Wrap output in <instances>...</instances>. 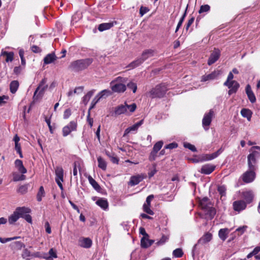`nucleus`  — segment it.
<instances>
[{
    "label": "nucleus",
    "mask_w": 260,
    "mask_h": 260,
    "mask_svg": "<svg viewBox=\"0 0 260 260\" xmlns=\"http://www.w3.org/2000/svg\"><path fill=\"white\" fill-rule=\"evenodd\" d=\"M248 166V170L244 173L241 176L243 181L246 183H249L253 182L256 177L255 171L256 170V166L255 165H252L251 168L250 167V166Z\"/></svg>",
    "instance_id": "obj_3"
},
{
    "label": "nucleus",
    "mask_w": 260,
    "mask_h": 260,
    "mask_svg": "<svg viewBox=\"0 0 260 260\" xmlns=\"http://www.w3.org/2000/svg\"><path fill=\"white\" fill-rule=\"evenodd\" d=\"M215 167L212 165L206 164L202 166L200 172L204 174H210L214 171Z\"/></svg>",
    "instance_id": "obj_18"
},
{
    "label": "nucleus",
    "mask_w": 260,
    "mask_h": 260,
    "mask_svg": "<svg viewBox=\"0 0 260 260\" xmlns=\"http://www.w3.org/2000/svg\"><path fill=\"white\" fill-rule=\"evenodd\" d=\"M112 92L109 89H104L100 91L96 95L101 100V99H106L109 96L112 95Z\"/></svg>",
    "instance_id": "obj_29"
},
{
    "label": "nucleus",
    "mask_w": 260,
    "mask_h": 260,
    "mask_svg": "<svg viewBox=\"0 0 260 260\" xmlns=\"http://www.w3.org/2000/svg\"><path fill=\"white\" fill-rule=\"evenodd\" d=\"M1 56L5 58L6 62H11L14 58V53L13 52L2 51L1 52Z\"/></svg>",
    "instance_id": "obj_27"
},
{
    "label": "nucleus",
    "mask_w": 260,
    "mask_h": 260,
    "mask_svg": "<svg viewBox=\"0 0 260 260\" xmlns=\"http://www.w3.org/2000/svg\"><path fill=\"white\" fill-rule=\"evenodd\" d=\"M126 79L121 77H118L110 83L112 92L117 93L124 92L126 89L125 83Z\"/></svg>",
    "instance_id": "obj_1"
},
{
    "label": "nucleus",
    "mask_w": 260,
    "mask_h": 260,
    "mask_svg": "<svg viewBox=\"0 0 260 260\" xmlns=\"http://www.w3.org/2000/svg\"><path fill=\"white\" fill-rule=\"evenodd\" d=\"M92 243V242L91 240L89 238H84L80 239L79 240L80 246L85 248L90 247Z\"/></svg>",
    "instance_id": "obj_23"
},
{
    "label": "nucleus",
    "mask_w": 260,
    "mask_h": 260,
    "mask_svg": "<svg viewBox=\"0 0 260 260\" xmlns=\"http://www.w3.org/2000/svg\"><path fill=\"white\" fill-rule=\"evenodd\" d=\"M142 63L143 60L140 59V58H139L135 60V61L132 62L130 64H129L127 67L129 68V69H134L139 66Z\"/></svg>",
    "instance_id": "obj_42"
},
{
    "label": "nucleus",
    "mask_w": 260,
    "mask_h": 260,
    "mask_svg": "<svg viewBox=\"0 0 260 260\" xmlns=\"http://www.w3.org/2000/svg\"><path fill=\"white\" fill-rule=\"evenodd\" d=\"M157 153V152L156 151H155L154 150H152L149 156V160L150 161L154 160L156 159Z\"/></svg>",
    "instance_id": "obj_61"
},
{
    "label": "nucleus",
    "mask_w": 260,
    "mask_h": 260,
    "mask_svg": "<svg viewBox=\"0 0 260 260\" xmlns=\"http://www.w3.org/2000/svg\"><path fill=\"white\" fill-rule=\"evenodd\" d=\"M220 56V50L217 48H214L209 57L208 60V64L209 66H211V64L214 63L219 59Z\"/></svg>",
    "instance_id": "obj_12"
},
{
    "label": "nucleus",
    "mask_w": 260,
    "mask_h": 260,
    "mask_svg": "<svg viewBox=\"0 0 260 260\" xmlns=\"http://www.w3.org/2000/svg\"><path fill=\"white\" fill-rule=\"evenodd\" d=\"M96 204L104 210L108 208V203L107 200L100 199L96 202Z\"/></svg>",
    "instance_id": "obj_33"
},
{
    "label": "nucleus",
    "mask_w": 260,
    "mask_h": 260,
    "mask_svg": "<svg viewBox=\"0 0 260 260\" xmlns=\"http://www.w3.org/2000/svg\"><path fill=\"white\" fill-rule=\"evenodd\" d=\"M169 239V236L167 235H162L161 239L157 242V245H162L164 244Z\"/></svg>",
    "instance_id": "obj_47"
},
{
    "label": "nucleus",
    "mask_w": 260,
    "mask_h": 260,
    "mask_svg": "<svg viewBox=\"0 0 260 260\" xmlns=\"http://www.w3.org/2000/svg\"><path fill=\"white\" fill-rule=\"evenodd\" d=\"M55 181L61 190H63V185L61 183L63 179V170L61 167H57L55 170Z\"/></svg>",
    "instance_id": "obj_9"
},
{
    "label": "nucleus",
    "mask_w": 260,
    "mask_h": 260,
    "mask_svg": "<svg viewBox=\"0 0 260 260\" xmlns=\"http://www.w3.org/2000/svg\"><path fill=\"white\" fill-rule=\"evenodd\" d=\"M154 54V51L151 49H148L144 51L140 59L143 60V62L149 57L152 56Z\"/></svg>",
    "instance_id": "obj_30"
},
{
    "label": "nucleus",
    "mask_w": 260,
    "mask_h": 260,
    "mask_svg": "<svg viewBox=\"0 0 260 260\" xmlns=\"http://www.w3.org/2000/svg\"><path fill=\"white\" fill-rule=\"evenodd\" d=\"M88 180L90 183V184L92 185V186L96 190H99L100 189V186L99 184L96 182V181L93 179L92 177L89 176L88 177Z\"/></svg>",
    "instance_id": "obj_43"
},
{
    "label": "nucleus",
    "mask_w": 260,
    "mask_h": 260,
    "mask_svg": "<svg viewBox=\"0 0 260 260\" xmlns=\"http://www.w3.org/2000/svg\"><path fill=\"white\" fill-rule=\"evenodd\" d=\"M154 243V240H150L148 237H143L141 240V247L147 248L150 246Z\"/></svg>",
    "instance_id": "obj_24"
},
{
    "label": "nucleus",
    "mask_w": 260,
    "mask_h": 260,
    "mask_svg": "<svg viewBox=\"0 0 260 260\" xmlns=\"http://www.w3.org/2000/svg\"><path fill=\"white\" fill-rule=\"evenodd\" d=\"M149 9L147 7L142 6L140 9V14L141 16H143L145 14L148 12Z\"/></svg>",
    "instance_id": "obj_63"
},
{
    "label": "nucleus",
    "mask_w": 260,
    "mask_h": 260,
    "mask_svg": "<svg viewBox=\"0 0 260 260\" xmlns=\"http://www.w3.org/2000/svg\"><path fill=\"white\" fill-rule=\"evenodd\" d=\"M15 166L19 173L24 174L27 172L26 169L24 167L22 161L20 159H16L15 161Z\"/></svg>",
    "instance_id": "obj_20"
},
{
    "label": "nucleus",
    "mask_w": 260,
    "mask_h": 260,
    "mask_svg": "<svg viewBox=\"0 0 260 260\" xmlns=\"http://www.w3.org/2000/svg\"><path fill=\"white\" fill-rule=\"evenodd\" d=\"M222 151L223 149L221 148L213 153L203 155L199 158H193L192 159V161L193 162L197 163L203 161L211 160L216 158L222 152Z\"/></svg>",
    "instance_id": "obj_6"
},
{
    "label": "nucleus",
    "mask_w": 260,
    "mask_h": 260,
    "mask_svg": "<svg viewBox=\"0 0 260 260\" xmlns=\"http://www.w3.org/2000/svg\"><path fill=\"white\" fill-rule=\"evenodd\" d=\"M144 179V176L142 175H137L133 176L131 177L128 184L131 186H135L138 184Z\"/></svg>",
    "instance_id": "obj_15"
},
{
    "label": "nucleus",
    "mask_w": 260,
    "mask_h": 260,
    "mask_svg": "<svg viewBox=\"0 0 260 260\" xmlns=\"http://www.w3.org/2000/svg\"><path fill=\"white\" fill-rule=\"evenodd\" d=\"M206 214L209 216L210 219H212L216 214L215 209L209 206L207 209H204Z\"/></svg>",
    "instance_id": "obj_35"
},
{
    "label": "nucleus",
    "mask_w": 260,
    "mask_h": 260,
    "mask_svg": "<svg viewBox=\"0 0 260 260\" xmlns=\"http://www.w3.org/2000/svg\"><path fill=\"white\" fill-rule=\"evenodd\" d=\"M242 196L247 203H251L254 197L253 191L250 190L243 191L242 192Z\"/></svg>",
    "instance_id": "obj_22"
},
{
    "label": "nucleus",
    "mask_w": 260,
    "mask_h": 260,
    "mask_svg": "<svg viewBox=\"0 0 260 260\" xmlns=\"http://www.w3.org/2000/svg\"><path fill=\"white\" fill-rule=\"evenodd\" d=\"M9 99V96L7 95L0 96V106L7 103Z\"/></svg>",
    "instance_id": "obj_62"
},
{
    "label": "nucleus",
    "mask_w": 260,
    "mask_h": 260,
    "mask_svg": "<svg viewBox=\"0 0 260 260\" xmlns=\"http://www.w3.org/2000/svg\"><path fill=\"white\" fill-rule=\"evenodd\" d=\"M56 59L54 53H50L47 54L44 58V63L45 64L53 62Z\"/></svg>",
    "instance_id": "obj_28"
},
{
    "label": "nucleus",
    "mask_w": 260,
    "mask_h": 260,
    "mask_svg": "<svg viewBox=\"0 0 260 260\" xmlns=\"http://www.w3.org/2000/svg\"><path fill=\"white\" fill-rule=\"evenodd\" d=\"M200 206L203 209H207L210 206L209 205V200L207 198H204L200 201Z\"/></svg>",
    "instance_id": "obj_40"
},
{
    "label": "nucleus",
    "mask_w": 260,
    "mask_h": 260,
    "mask_svg": "<svg viewBox=\"0 0 260 260\" xmlns=\"http://www.w3.org/2000/svg\"><path fill=\"white\" fill-rule=\"evenodd\" d=\"M74 168H73V175L74 176H77L78 174L77 168H80V164L78 161H75L74 163Z\"/></svg>",
    "instance_id": "obj_56"
},
{
    "label": "nucleus",
    "mask_w": 260,
    "mask_h": 260,
    "mask_svg": "<svg viewBox=\"0 0 260 260\" xmlns=\"http://www.w3.org/2000/svg\"><path fill=\"white\" fill-rule=\"evenodd\" d=\"M31 255H32V253L27 249H24L23 250V252L22 253V256L23 258H26V257H29V256L32 257Z\"/></svg>",
    "instance_id": "obj_58"
},
{
    "label": "nucleus",
    "mask_w": 260,
    "mask_h": 260,
    "mask_svg": "<svg viewBox=\"0 0 260 260\" xmlns=\"http://www.w3.org/2000/svg\"><path fill=\"white\" fill-rule=\"evenodd\" d=\"M126 110L127 111L129 110V111L130 112H134L137 108L136 104L135 103H134L132 105H128L126 104Z\"/></svg>",
    "instance_id": "obj_57"
},
{
    "label": "nucleus",
    "mask_w": 260,
    "mask_h": 260,
    "mask_svg": "<svg viewBox=\"0 0 260 260\" xmlns=\"http://www.w3.org/2000/svg\"><path fill=\"white\" fill-rule=\"evenodd\" d=\"M167 91V87L165 84H161L155 86L150 92L152 98H162Z\"/></svg>",
    "instance_id": "obj_5"
},
{
    "label": "nucleus",
    "mask_w": 260,
    "mask_h": 260,
    "mask_svg": "<svg viewBox=\"0 0 260 260\" xmlns=\"http://www.w3.org/2000/svg\"><path fill=\"white\" fill-rule=\"evenodd\" d=\"M234 78V75H233V74L232 72H230L229 75H228V78H227V80L224 83V86H229L230 87V84H229V83H230V82L231 81H233V79Z\"/></svg>",
    "instance_id": "obj_53"
},
{
    "label": "nucleus",
    "mask_w": 260,
    "mask_h": 260,
    "mask_svg": "<svg viewBox=\"0 0 260 260\" xmlns=\"http://www.w3.org/2000/svg\"><path fill=\"white\" fill-rule=\"evenodd\" d=\"M143 123V120H141L138 122L135 123L133 125L129 126L124 131L123 137H125L127 134L132 132L137 131L138 128Z\"/></svg>",
    "instance_id": "obj_14"
},
{
    "label": "nucleus",
    "mask_w": 260,
    "mask_h": 260,
    "mask_svg": "<svg viewBox=\"0 0 260 260\" xmlns=\"http://www.w3.org/2000/svg\"><path fill=\"white\" fill-rule=\"evenodd\" d=\"M32 257H38L40 258H44L45 259V258H47V257H45V253H41L40 252H36L33 253H32Z\"/></svg>",
    "instance_id": "obj_54"
},
{
    "label": "nucleus",
    "mask_w": 260,
    "mask_h": 260,
    "mask_svg": "<svg viewBox=\"0 0 260 260\" xmlns=\"http://www.w3.org/2000/svg\"><path fill=\"white\" fill-rule=\"evenodd\" d=\"M245 91L250 102L251 103H255L256 102V98L249 84L246 85Z\"/></svg>",
    "instance_id": "obj_16"
},
{
    "label": "nucleus",
    "mask_w": 260,
    "mask_h": 260,
    "mask_svg": "<svg viewBox=\"0 0 260 260\" xmlns=\"http://www.w3.org/2000/svg\"><path fill=\"white\" fill-rule=\"evenodd\" d=\"M173 254L175 257H181L183 254V252L181 248H177L173 252Z\"/></svg>",
    "instance_id": "obj_46"
},
{
    "label": "nucleus",
    "mask_w": 260,
    "mask_h": 260,
    "mask_svg": "<svg viewBox=\"0 0 260 260\" xmlns=\"http://www.w3.org/2000/svg\"><path fill=\"white\" fill-rule=\"evenodd\" d=\"M84 89L83 86H79L76 87L74 90V93L75 94H80L82 92Z\"/></svg>",
    "instance_id": "obj_64"
},
{
    "label": "nucleus",
    "mask_w": 260,
    "mask_h": 260,
    "mask_svg": "<svg viewBox=\"0 0 260 260\" xmlns=\"http://www.w3.org/2000/svg\"><path fill=\"white\" fill-rule=\"evenodd\" d=\"M212 235L211 234L207 233L204 234L199 240L198 243L195 244L192 250V256H194L195 253L196 249L199 244H205L209 241H210L212 239Z\"/></svg>",
    "instance_id": "obj_10"
},
{
    "label": "nucleus",
    "mask_w": 260,
    "mask_h": 260,
    "mask_svg": "<svg viewBox=\"0 0 260 260\" xmlns=\"http://www.w3.org/2000/svg\"><path fill=\"white\" fill-rule=\"evenodd\" d=\"M163 145V142L161 141L157 142L155 143L153 147V150L158 152L160 150Z\"/></svg>",
    "instance_id": "obj_50"
},
{
    "label": "nucleus",
    "mask_w": 260,
    "mask_h": 260,
    "mask_svg": "<svg viewBox=\"0 0 260 260\" xmlns=\"http://www.w3.org/2000/svg\"><path fill=\"white\" fill-rule=\"evenodd\" d=\"M150 205H147L146 204H144L143 205V210L144 212H145L146 213H147V214H149V215H153L154 214V212L152 210H151L150 208Z\"/></svg>",
    "instance_id": "obj_49"
},
{
    "label": "nucleus",
    "mask_w": 260,
    "mask_h": 260,
    "mask_svg": "<svg viewBox=\"0 0 260 260\" xmlns=\"http://www.w3.org/2000/svg\"><path fill=\"white\" fill-rule=\"evenodd\" d=\"M127 86L129 89L133 90L134 93H135L137 89V84L134 82H130L127 84Z\"/></svg>",
    "instance_id": "obj_48"
},
{
    "label": "nucleus",
    "mask_w": 260,
    "mask_h": 260,
    "mask_svg": "<svg viewBox=\"0 0 260 260\" xmlns=\"http://www.w3.org/2000/svg\"><path fill=\"white\" fill-rule=\"evenodd\" d=\"M98 167L103 170H105L107 168V164L105 160L101 157L98 158Z\"/></svg>",
    "instance_id": "obj_44"
},
{
    "label": "nucleus",
    "mask_w": 260,
    "mask_h": 260,
    "mask_svg": "<svg viewBox=\"0 0 260 260\" xmlns=\"http://www.w3.org/2000/svg\"><path fill=\"white\" fill-rule=\"evenodd\" d=\"M218 191L220 194L221 199L223 200L225 199L226 196V187L224 185H221L218 187Z\"/></svg>",
    "instance_id": "obj_39"
},
{
    "label": "nucleus",
    "mask_w": 260,
    "mask_h": 260,
    "mask_svg": "<svg viewBox=\"0 0 260 260\" xmlns=\"http://www.w3.org/2000/svg\"><path fill=\"white\" fill-rule=\"evenodd\" d=\"M20 238V237H14L12 238H4L0 237V242L2 243H6L8 242H10L11 241L16 240L17 239Z\"/></svg>",
    "instance_id": "obj_51"
},
{
    "label": "nucleus",
    "mask_w": 260,
    "mask_h": 260,
    "mask_svg": "<svg viewBox=\"0 0 260 260\" xmlns=\"http://www.w3.org/2000/svg\"><path fill=\"white\" fill-rule=\"evenodd\" d=\"M230 232L228 228L221 229L218 232V236L219 238L223 241H225Z\"/></svg>",
    "instance_id": "obj_25"
},
{
    "label": "nucleus",
    "mask_w": 260,
    "mask_h": 260,
    "mask_svg": "<svg viewBox=\"0 0 260 260\" xmlns=\"http://www.w3.org/2000/svg\"><path fill=\"white\" fill-rule=\"evenodd\" d=\"M27 188L28 187L27 185H22L19 187L18 192L22 194H24L27 192Z\"/></svg>",
    "instance_id": "obj_59"
},
{
    "label": "nucleus",
    "mask_w": 260,
    "mask_h": 260,
    "mask_svg": "<svg viewBox=\"0 0 260 260\" xmlns=\"http://www.w3.org/2000/svg\"><path fill=\"white\" fill-rule=\"evenodd\" d=\"M213 115L214 111L212 110H210L208 113L205 114L202 120V124L205 130L207 131L209 129Z\"/></svg>",
    "instance_id": "obj_11"
},
{
    "label": "nucleus",
    "mask_w": 260,
    "mask_h": 260,
    "mask_svg": "<svg viewBox=\"0 0 260 260\" xmlns=\"http://www.w3.org/2000/svg\"><path fill=\"white\" fill-rule=\"evenodd\" d=\"M20 218L19 215L16 211L9 217V222L10 224H13L15 222Z\"/></svg>",
    "instance_id": "obj_38"
},
{
    "label": "nucleus",
    "mask_w": 260,
    "mask_h": 260,
    "mask_svg": "<svg viewBox=\"0 0 260 260\" xmlns=\"http://www.w3.org/2000/svg\"><path fill=\"white\" fill-rule=\"evenodd\" d=\"M113 26V22L103 23L99 25L98 29L100 31H103L111 28Z\"/></svg>",
    "instance_id": "obj_32"
},
{
    "label": "nucleus",
    "mask_w": 260,
    "mask_h": 260,
    "mask_svg": "<svg viewBox=\"0 0 260 260\" xmlns=\"http://www.w3.org/2000/svg\"><path fill=\"white\" fill-rule=\"evenodd\" d=\"M77 128V122L76 121H70L67 125L64 126L62 129V136L67 137L71 132L76 131Z\"/></svg>",
    "instance_id": "obj_8"
},
{
    "label": "nucleus",
    "mask_w": 260,
    "mask_h": 260,
    "mask_svg": "<svg viewBox=\"0 0 260 260\" xmlns=\"http://www.w3.org/2000/svg\"><path fill=\"white\" fill-rule=\"evenodd\" d=\"M45 192L44 187L41 186L39 188V191L37 195V199L38 202H41L42 200V198L45 196Z\"/></svg>",
    "instance_id": "obj_41"
},
{
    "label": "nucleus",
    "mask_w": 260,
    "mask_h": 260,
    "mask_svg": "<svg viewBox=\"0 0 260 260\" xmlns=\"http://www.w3.org/2000/svg\"><path fill=\"white\" fill-rule=\"evenodd\" d=\"M210 10V7L208 5H202L200 7V9L199 11V13L200 14H202L203 13L208 12Z\"/></svg>",
    "instance_id": "obj_45"
},
{
    "label": "nucleus",
    "mask_w": 260,
    "mask_h": 260,
    "mask_svg": "<svg viewBox=\"0 0 260 260\" xmlns=\"http://www.w3.org/2000/svg\"><path fill=\"white\" fill-rule=\"evenodd\" d=\"M15 149L17 152L19 154L20 158L23 157L22 153L21 151V145L20 143H17L15 144Z\"/></svg>",
    "instance_id": "obj_55"
},
{
    "label": "nucleus",
    "mask_w": 260,
    "mask_h": 260,
    "mask_svg": "<svg viewBox=\"0 0 260 260\" xmlns=\"http://www.w3.org/2000/svg\"><path fill=\"white\" fill-rule=\"evenodd\" d=\"M95 90H90L89 91V92H88L87 93V94L86 95H85L83 98H82V102L84 104H87V103L89 102L90 99L91 98V97L92 96V95L93 94Z\"/></svg>",
    "instance_id": "obj_37"
},
{
    "label": "nucleus",
    "mask_w": 260,
    "mask_h": 260,
    "mask_svg": "<svg viewBox=\"0 0 260 260\" xmlns=\"http://www.w3.org/2000/svg\"><path fill=\"white\" fill-rule=\"evenodd\" d=\"M219 71H215L208 75L203 76L201 81L205 82L209 80H214L216 79L219 75Z\"/></svg>",
    "instance_id": "obj_19"
},
{
    "label": "nucleus",
    "mask_w": 260,
    "mask_h": 260,
    "mask_svg": "<svg viewBox=\"0 0 260 260\" xmlns=\"http://www.w3.org/2000/svg\"><path fill=\"white\" fill-rule=\"evenodd\" d=\"M233 209L235 211L240 212L246 207V203L243 200L235 201L233 204Z\"/></svg>",
    "instance_id": "obj_13"
},
{
    "label": "nucleus",
    "mask_w": 260,
    "mask_h": 260,
    "mask_svg": "<svg viewBox=\"0 0 260 260\" xmlns=\"http://www.w3.org/2000/svg\"><path fill=\"white\" fill-rule=\"evenodd\" d=\"M258 149L260 150V147L259 146L253 147L251 149V152L248 156V166H250L251 168L252 165H255L256 164V158L258 157L260 153L259 152L255 150V149Z\"/></svg>",
    "instance_id": "obj_7"
},
{
    "label": "nucleus",
    "mask_w": 260,
    "mask_h": 260,
    "mask_svg": "<svg viewBox=\"0 0 260 260\" xmlns=\"http://www.w3.org/2000/svg\"><path fill=\"white\" fill-rule=\"evenodd\" d=\"M19 83L17 81L14 80L11 82L10 85V91L12 93H15L18 89Z\"/></svg>",
    "instance_id": "obj_36"
},
{
    "label": "nucleus",
    "mask_w": 260,
    "mask_h": 260,
    "mask_svg": "<svg viewBox=\"0 0 260 260\" xmlns=\"http://www.w3.org/2000/svg\"><path fill=\"white\" fill-rule=\"evenodd\" d=\"M229 84L230 87L227 86L230 89L228 91L229 94L231 95L236 93L240 86V85L238 82L236 81H231L230 83H229Z\"/></svg>",
    "instance_id": "obj_17"
},
{
    "label": "nucleus",
    "mask_w": 260,
    "mask_h": 260,
    "mask_svg": "<svg viewBox=\"0 0 260 260\" xmlns=\"http://www.w3.org/2000/svg\"><path fill=\"white\" fill-rule=\"evenodd\" d=\"M247 228L248 227L246 225H243V226L239 227L238 228H237L236 229V232H239L240 235H241L246 231Z\"/></svg>",
    "instance_id": "obj_60"
},
{
    "label": "nucleus",
    "mask_w": 260,
    "mask_h": 260,
    "mask_svg": "<svg viewBox=\"0 0 260 260\" xmlns=\"http://www.w3.org/2000/svg\"><path fill=\"white\" fill-rule=\"evenodd\" d=\"M183 146L185 148L189 149L192 152L197 151V149H196V147L194 145H193L189 143L184 142L183 143Z\"/></svg>",
    "instance_id": "obj_52"
},
{
    "label": "nucleus",
    "mask_w": 260,
    "mask_h": 260,
    "mask_svg": "<svg viewBox=\"0 0 260 260\" xmlns=\"http://www.w3.org/2000/svg\"><path fill=\"white\" fill-rule=\"evenodd\" d=\"M45 259L47 260H52L53 258H56L57 254L56 252L53 248H51L49 250L48 253H45Z\"/></svg>",
    "instance_id": "obj_34"
},
{
    "label": "nucleus",
    "mask_w": 260,
    "mask_h": 260,
    "mask_svg": "<svg viewBox=\"0 0 260 260\" xmlns=\"http://www.w3.org/2000/svg\"><path fill=\"white\" fill-rule=\"evenodd\" d=\"M92 59L85 58L72 61L69 66V69L75 72L85 70L92 62Z\"/></svg>",
    "instance_id": "obj_2"
},
{
    "label": "nucleus",
    "mask_w": 260,
    "mask_h": 260,
    "mask_svg": "<svg viewBox=\"0 0 260 260\" xmlns=\"http://www.w3.org/2000/svg\"><path fill=\"white\" fill-rule=\"evenodd\" d=\"M241 114L243 117L246 118L247 120L250 121L252 117V112L249 109L244 108L241 110Z\"/></svg>",
    "instance_id": "obj_31"
},
{
    "label": "nucleus",
    "mask_w": 260,
    "mask_h": 260,
    "mask_svg": "<svg viewBox=\"0 0 260 260\" xmlns=\"http://www.w3.org/2000/svg\"><path fill=\"white\" fill-rule=\"evenodd\" d=\"M115 114L117 115H119L122 114H126V103L124 105H121L115 108L114 111Z\"/></svg>",
    "instance_id": "obj_26"
},
{
    "label": "nucleus",
    "mask_w": 260,
    "mask_h": 260,
    "mask_svg": "<svg viewBox=\"0 0 260 260\" xmlns=\"http://www.w3.org/2000/svg\"><path fill=\"white\" fill-rule=\"evenodd\" d=\"M47 87L48 85L47 84V79L44 78L40 82L39 86L34 92L33 96L34 100H38L42 98Z\"/></svg>",
    "instance_id": "obj_4"
},
{
    "label": "nucleus",
    "mask_w": 260,
    "mask_h": 260,
    "mask_svg": "<svg viewBox=\"0 0 260 260\" xmlns=\"http://www.w3.org/2000/svg\"><path fill=\"white\" fill-rule=\"evenodd\" d=\"M20 217H23L25 214H27L30 213L31 209L28 207H18L15 210Z\"/></svg>",
    "instance_id": "obj_21"
}]
</instances>
